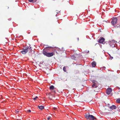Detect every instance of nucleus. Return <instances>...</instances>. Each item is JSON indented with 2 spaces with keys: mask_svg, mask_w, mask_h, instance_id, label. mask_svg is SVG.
Masks as SVG:
<instances>
[{
  "mask_svg": "<svg viewBox=\"0 0 120 120\" xmlns=\"http://www.w3.org/2000/svg\"><path fill=\"white\" fill-rule=\"evenodd\" d=\"M15 112L16 113H18L19 112V111H18L17 110H16L15 111Z\"/></svg>",
  "mask_w": 120,
  "mask_h": 120,
  "instance_id": "nucleus-20",
  "label": "nucleus"
},
{
  "mask_svg": "<svg viewBox=\"0 0 120 120\" xmlns=\"http://www.w3.org/2000/svg\"><path fill=\"white\" fill-rule=\"evenodd\" d=\"M51 47H46L44 49H45V51H47V50H49L50 49Z\"/></svg>",
  "mask_w": 120,
  "mask_h": 120,
  "instance_id": "nucleus-12",
  "label": "nucleus"
},
{
  "mask_svg": "<svg viewBox=\"0 0 120 120\" xmlns=\"http://www.w3.org/2000/svg\"><path fill=\"white\" fill-rule=\"evenodd\" d=\"M54 92H55V91H54Z\"/></svg>",
  "mask_w": 120,
  "mask_h": 120,
  "instance_id": "nucleus-29",
  "label": "nucleus"
},
{
  "mask_svg": "<svg viewBox=\"0 0 120 120\" xmlns=\"http://www.w3.org/2000/svg\"><path fill=\"white\" fill-rule=\"evenodd\" d=\"M51 118V117L50 116H48L47 118V120H50V119Z\"/></svg>",
  "mask_w": 120,
  "mask_h": 120,
  "instance_id": "nucleus-19",
  "label": "nucleus"
},
{
  "mask_svg": "<svg viewBox=\"0 0 120 120\" xmlns=\"http://www.w3.org/2000/svg\"><path fill=\"white\" fill-rule=\"evenodd\" d=\"M113 58V57H110V59H112Z\"/></svg>",
  "mask_w": 120,
  "mask_h": 120,
  "instance_id": "nucleus-26",
  "label": "nucleus"
},
{
  "mask_svg": "<svg viewBox=\"0 0 120 120\" xmlns=\"http://www.w3.org/2000/svg\"><path fill=\"white\" fill-rule=\"evenodd\" d=\"M27 111L28 112H31V111L30 110H27Z\"/></svg>",
  "mask_w": 120,
  "mask_h": 120,
  "instance_id": "nucleus-21",
  "label": "nucleus"
},
{
  "mask_svg": "<svg viewBox=\"0 0 120 120\" xmlns=\"http://www.w3.org/2000/svg\"><path fill=\"white\" fill-rule=\"evenodd\" d=\"M117 20V18L116 17L113 18L112 21L111 22V23L114 26L116 23Z\"/></svg>",
  "mask_w": 120,
  "mask_h": 120,
  "instance_id": "nucleus-5",
  "label": "nucleus"
},
{
  "mask_svg": "<svg viewBox=\"0 0 120 120\" xmlns=\"http://www.w3.org/2000/svg\"><path fill=\"white\" fill-rule=\"evenodd\" d=\"M117 27H120V26H117Z\"/></svg>",
  "mask_w": 120,
  "mask_h": 120,
  "instance_id": "nucleus-28",
  "label": "nucleus"
},
{
  "mask_svg": "<svg viewBox=\"0 0 120 120\" xmlns=\"http://www.w3.org/2000/svg\"><path fill=\"white\" fill-rule=\"evenodd\" d=\"M116 42V41L115 40H113L111 41L106 42L104 44H105V43L106 44H109L110 47H112L113 48L115 46V45L114 43Z\"/></svg>",
  "mask_w": 120,
  "mask_h": 120,
  "instance_id": "nucleus-4",
  "label": "nucleus"
},
{
  "mask_svg": "<svg viewBox=\"0 0 120 120\" xmlns=\"http://www.w3.org/2000/svg\"><path fill=\"white\" fill-rule=\"evenodd\" d=\"M77 40L78 41H79V38H77Z\"/></svg>",
  "mask_w": 120,
  "mask_h": 120,
  "instance_id": "nucleus-25",
  "label": "nucleus"
},
{
  "mask_svg": "<svg viewBox=\"0 0 120 120\" xmlns=\"http://www.w3.org/2000/svg\"><path fill=\"white\" fill-rule=\"evenodd\" d=\"M54 88V87L53 85H52L49 87V89L50 90H53Z\"/></svg>",
  "mask_w": 120,
  "mask_h": 120,
  "instance_id": "nucleus-13",
  "label": "nucleus"
},
{
  "mask_svg": "<svg viewBox=\"0 0 120 120\" xmlns=\"http://www.w3.org/2000/svg\"><path fill=\"white\" fill-rule=\"evenodd\" d=\"M98 84L97 82L96 83H94L93 84L92 87L93 88H97L98 87Z\"/></svg>",
  "mask_w": 120,
  "mask_h": 120,
  "instance_id": "nucleus-7",
  "label": "nucleus"
},
{
  "mask_svg": "<svg viewBox=\"0 0 120 120\" xmlns=\"http://www.w3.org/2000/svg\"><path fill=\"white\" fill-rule=\"evenodd\" d=\"M30 47L28 46L24 47L22 49L21 51V52L23 54H26L29 50L31 51L32 50L31 47L29 46Z\"/></svg>",
  "mask_w": 120,
  "mask_h": 120,
  "instance_id": "nucleus-1",
  "label": "nucleus"
},
{
  "mask_svg": "<svg viewBox=\"0 0 120 120\" xmlns=\"http://www.w3.org/2000/svg\"><path fill=\"white\" fill-rule=\"evenodd\" d=\"M117 102L118 103H120V98L117 99L116 100Z\"/></svg>",
  "mask_w": 120,
  "mask_h": 120,
  "instance_id": "nucleus-15",
  "label": "nucleus"
},
{
  "mask_svg": "<svg viewBox=\"0 0 120 120\" xmlns=\"http://www.w3.org/2000/svg\"><path fill=\"white\" fill-rule=\"evenodd\" d=\"M116 107L114 105H113L110 107V109L111 110H112L116 109Z\"/></svg>",
  "mask_w": 120,
  "mask_h": 120,
  "instance_id": "nucleus-9",
  "label": "nucleus"
},
{
  "mask_svg": "<svg viewBox=\"0 0 120 120\" xmlns=\"http://www.w3.org/2000/svg\"><path fill=\"white\" fill-rule=\"evenodd\" d=\"M6 8L7 9H8L9 8V7L8 6H6Z\"/></svg>",
  "mask_w": 120,
  "mask_h": 120,
  "instance_id": "nucleus-24",
  "label": "nucleus"
},
{
  "mask_svg": "<svg viewBox=\"0 0 120 120\" xmlns=\"http://www.w3.org/2000/svg\"><path fill=\"white\" fill-rule=\"evenodd\" d=\"M96 81H95V80H93V81L92 82L93 83V84H94V83H96Z\"/></svg>",
  "mask_w": 120,
  "mask_h": 120,
  "instance_id": "nucleus-22",
  "label": "nucleus"
},
{
  "mask_svg": "<svg viewBox=\"0 0 120 120\" xmlns=\"http://www.w3.org/2000/svg\"><path fill=\"white\" fill-rule=\"evenodd\" d=\"M112 91L111 89L110 88H109L107 89L106 93L107 94H109Z\"/></svg>",
  "mask_w": 120,
  "mask_h": 120,
  "instance_id": "nucleus-8",
  "label": "nucleus"
},
{
  "mask_svg": "<svg viewBox=\"0 0 120 120\" xmlns=\"http://www.w3.org/2000/svg\"><path fill=\"white\" fill-rule=\"evenodd\" d=\"M38 98V97L37 96H36L35 98H33V99L34 100H36V99Z\"/></svg>",
  "mask_w": 120,
  "mask_h": 120,
  "instance_id": "nucleus-17",
  "label": "nucleus"
},
{
  "mask_svg": "<svg viewBox=\"0 0 120 120\" xmlns=\"http://www.w3.org/2000/svg\"><path fill=\"white\" fill-rule=\"evenodd\" d=\"M37 0H28V1L30 2L34 3L36 2Z\"/></svg>",
  "mask_w": 120,
  "mask_h": 120,
  "instance_id": "nucleus-14",
  "label": "nucleus"
},
{
  "mask_svg": "<svg viewBox=\"0 0 120 120\" xmlns=\"http://www.w3.org/2000/svg\"><path fill=\"white\" fill-rule=\"evenodd\" d=\"M85 116L87 120H95L96 119L94 116L90 115L89 113L86 114Z\"/></svg>",
  "mask_w": 120,
  "mask_h": 120,
  "instance_id": "nucleus-2",
  "label": "nucleus"
},
{
  "mask_svg": "<svg viewBox=\"0 0 120 120\" xmlns=\"http://www.w3.org/2000/svg\"><path fill=\"white\" fill-rule=\"evenodd\" d=\"M43 53L44 55L48 57H50L54 55L55 52H54L48 53L47 51H45V49H43Z\"/></svg>",
  "mask_w": 120,
  "mask_h": 120,
  "instance_id": "nucleus-3",
  "label": "nucleus"
},
{
  "mask_svg": "<svg viewBox=\"0 0 120 120\" xmlns=\"http://www.w3.org/2000/svg\"><path fill=\"white\" fill-rule=\"evenodd\" d=\"M94 90L95 91H98V89H97V88L95 90Z\"/></svg>",
  "mask_w": 120,
  "mask_h": 120,
  "instance_id": "nucleus-23",
  "label": "nucleus"
},
{
  "mask_svg": "<svg viewBox=\"0 0 120 120\" xmlns=\"http://www.w3.org/2000/svg\"><path fill=\"white\" fill-rule=\"evenodd\" d=\"M38 108L41 110H42L43 109H44V107L42 105L41 106H38Z\"/></svg>",
  "mask_w": 120,
  "mask_h": 120,
  "instance_id": "nucleus-11",
  "label": "nucleus"
},
{
  "mask_svg": "<svg viewBox=\"0 0 120 120\" xmlns=\"http://www.w3.org/2000/svg\"><path fill=\"white\" fill-rule=\"evenodd\" d=\"M105 39L103 37H101L100 39L98 40V42L100 43L103 44Z\"/></svg>",
  "mask_w": 120,
  "mask_h": 120,
  "instance_id": "nucleus-6",
  "label": "nucleus"
},
{
  "mask_svg": "<svg viewBox=\"0 0 120 120\" xmlns=\"http://www.w3.org/2000/svg\"><path fill=\"white\" fill-rule=\"evenodd\" d=\"M53 109L54 110H57V108L56 107H54L53 108Z\"/></svg>",
  "mask_w": 120,
  "mask_h": 120,
  "instance_id": "nucleus-16",
  "label": "nucleus"
},
{
  "mask_svg": "<svg viewBox=\"0 0 120 120\" xmlns=\"http://www.w3.org/2000/svg\"><path fill=\"white\" fill-rule=\"evenodd\" d=\"M103 68H105V67H103Z\"/></svg>",
  "mask_w": 120,
  "mask_h": 120,
  "instance_id": "nucleus-27",
  "label": "nucleus"
},
{
  "mask_svg": "<svg viewBox=\"0 0 120 120\" xmlns=\"http://www.w3.org/2000/svg\"><path fill=\"white\" fill-rule=\"evenodd\" d=\"M92 66L93 67H95L96 65V63L94 61H93L92 63Z\"/></svg>",
  "mask_w": 120,
  "mask_h": 120,
  "instance_id": "nucleus-10",
  "label": "nucleus"
},
{
  "mask_svg": "<svg viewBox=\"0 0 120 120\" xmlns=\"http://www.w3.org/2000/svg\"><path fill=\"white\" fill-rule=\"evenodd\" d=\"M63 70L65 72L66 71V68L65 67H64L63 68Z\"/></svg>",
  "mask_w": 120,
  "mask_h": 120,
  "instance_id": "nucleus-18",
  "label": "nucleus"
}]
</instances>
